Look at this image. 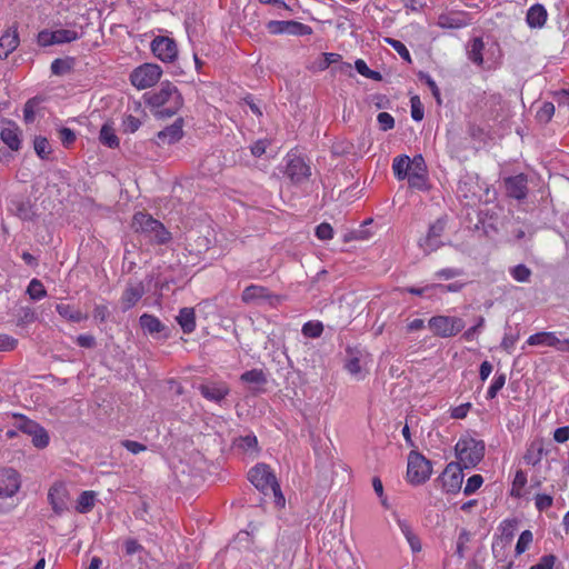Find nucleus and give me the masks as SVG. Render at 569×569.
<instances>
[{
  "instance_id": "1",
  "label": "nucleus",
  "mask_w": 569,
  "mask_h": 569,
  "mask_svg": "<svg viewBox=\"0 0 569 569\" xmlns=\"http://www.w3.org/2000/svg\"><path fill=\"white\" fill-rule=\"evenodd\" d=\"M143 98L148 106L158 109L156 116L159 118L172 117L183 104L182 96L169 81L162 82L159 90L144 93Z\"/></svg>"
},
{
  "instance_id": "2",
  "label": "nucleus",
  "mask_w": 569,
  "mask_h": 569,
  "mask_svg": "<svg viewBox=\"0 0 569 569\" xmlns=\"http://www.w3.org/2000/svg\"><path fill=\"white\" fill-rule=\"evenodd\" d=\"M131 229L150 244L162 246L169 243L172 239L171 232L167 230L161 221L143 211L133 214Z\"/></svg>"
},
{
  "instance_id": "3",
  "label": "nucleus",
  "mask_w": 569,
  "mask_h": 569,
  "mask_svg": "<svg viewBox=\"0 0 569 569\" xmlns=\"http://www.w3.org/2000/svg\"><path fill=\"white\" fill-rule=\"evenodd\" d=\"M248 479L263 495H267L269 491H271L278 506H284V497L281 493L280 486L274 473L271 471L268 465L259 463L251 468L248 475Z\"/></svg>"
},
{
  "instance_id": "4",
  "label": "nucleus",
  "mask_w": 569,
  "mask_h": 569,
  "mask_svg": "<svg viewBox=\"0 0 569 569\" xmlns=\"http://www.w3.org/2000/svg\"><path fill=\"white\" fill-rule=\"evenodd\" d=\"M486 446L482 440L472 437L460 438L455 446V452L462 468L476 467L485 457Z\"/></svg>"
},
{
  "instance_id": "5",
  "label": "nucleus",
  "mask_w": 569,
  "mask_h": 569,
  "mask_svg": "<svg viewBox=\"0 0 569 569\" xmlns=\"http://www.w3.org/2000/svg\"><path fill=\"white\" fill-rule=\"evenodd\" d=\"M432 465L420 452L412 450L408 456L407 479L413 486L425 483L431 476Z\"/></svg>"
},
{
  "instance_id": "6",
  "label": "nucleus",
  "mask_w": 569,
  "mask_h": 569,
  "mask_svg": "<svg viewBox=\"0 0 569 569\" xmlns=\"http://www.w3.org/2000/svg\"><path fill=\"white\" fill-rule=\"evenodd\" d=\"M428 327L436 337L451 338L466 327L463 319L451 316H433L428 321Z\"/></svg>"
},
{
  "instance_id": "7",
  "label": "nucleus",
  "mask_w": 569,
  "mask_h": 569,
  "mask_svg": "<svg viewBox=\"0 0 569 569\" xmlns=\"http://www.w3.org/2000/svg\"><path fill=\"white\" fill-rule=\"evenodd\" d=\"M161 74L162 70L158 64L144 63L133 69L130 74V81L136 88L146 89L156 84Z\"/></svg>"
},
{
  "instance_id": "8",
  "label": "nucleus",
  "mask_w": 569,
  "mask_h": 569,
  "mask_svg": "<svg viewBox=\"0 0 569 569\" xmlns=\"http://www.w3.org/2000/svg\"><path fill=\"white\" fill-rule=\"evenodd\" d=\"M460 463L449 462L437 479L446 493H458L463 481V472Z\"/></svg>"
},
{
  "instance_id": "9",
  "label": "nucleus",
  "mask_w": 569,
  "mask_h": 569,
  "mask_svg": "<svg viewBox=\"0 0 569 569\" xmlns=\"http://www.w3.org/2000/svg\"><path fill=\"white\" fill-rule=\"evenodd\" d=\"M267 29L271 34L309 36L312 33L310 26L293 20H271L267 23Z\"/></svg>"
},
{
  "instance_id": "10",
  "label": "nucleus",
  "mask_w": 569,
  "mask_h": 569,
  "mask_svg": "<svg viewBox=\"0 0 569 569\" xmlns=\"http://www.w3.org/2000/svg\"><path fill=\"white\" fill-rule=\"evenodd\" d=\"M151 51L163 62H173L178 57V47L176 41L164 36H158L152 40Z\"/></svg>"
},
{
  "instance_id": "11",
  "label": "nucleus",
  "mask_w": 569,
  "mask_h": 569,
  "mask_svg": "<svg viewBox=\"0 0 569 569\" xmlns=\"http://www.w3.org/2000/svg\"><path fill=\"white\" fill-rule=\"evenodd\" d=\"M284 174L292 183L299 184L309 179L311 170L301 157L293 156L287 161Z\"/></svg>"
},
{
  "instance_id": "12",
  "label": "nucleus",
  "mask_w": 569,
  "mask_h": 569,
  "mask_svg": "<svg viewBox=\"0 0 569 569\" xmlns=\"http://www.w3.org/2000/svg\"><path fill=\"white\" fill-rule=\"evenodd\" d=\"M241 300L244 303H252L261 300H267L271 306H276L281 301V297L272 295L266 287L250 284L242 291Z\"/></svg>"
},
{
  "instance_id": "13",
  "label": "nucleus",
  "mask_w": 569,
  "mask_h": 569,
  "mask_svg": "<svg viewBox=\"0 0 569 569\" xmlns=\"http://www.w3.org/2000/svg\"><path fill=\"white\" fill-rule=\"evenodd\" d=\"M506 193L516 200H525L528 196V178L525 173L508 177L503 180Z\"/></svg>"
},
{
  "instance_id": "14",
  "label": "nucleus",
  "mask_w": 569,
  "mask_h": 569,
  "mask_svg": "<svg viewBox=\"0 0 569 569\" xmlns=\"http://www.w3.org/2000/svg\"><path fill=\"white\" fill-rule=\"evenodd\" d=\"M144 293L146 288L142 281H130L120 299L122 311H128L133 308Z\"/></svg>"
},
{
  "instance_id": "15",
  "label": "nucleus",
  "mask_w": 569,
  "mask_h": 569,
  "mask_svg": "<svg viewBox=\"0 0 569 569\" xmlns=\"http://www.w3.org/2000/svg\"><path fill=\"white\" fill-rule=\"evenodd\" d=\"M21 131L12 120H3L0 128V139L11 150L18 151L21 147Z\"/></svg>"
},
{
  "instance_id": "16",
  "label": "nucleus",
  "mask_w": 569,
  "mask_h": 569,
  "mask_svg": "<svg viewBox=\"0 0 569 569\" xmlns=\"http://www.w3.org/2000/svg\"><path fill=\"white\" fill-rule=\"evenodd\" d=\"M199 392L209 401L220 402L230 392V388L226 382H207L198 387Z\"/></svg>"
},
{
  "instance_id": "17",
  "label": "nucleus",
  "mask_w": 569,
  "mask_h": 569,
  "mask_svg": "<svg viewBox=\"0 0 569 569\" xmlns=\"http://www.w3.org/2000/svg\"><path fill=\"white\" fill-rule=\"evenodd\" d=\"M182 127L183 119H176V121L171 126L166 127L163 130L157 133L156 143L158 146H163L178 142L183 137Z\"/></svg>"
},
{
  "instance_id": "18",
  "label": "nucleus",
  "mask_w": 569,
  "mask_h": 569,
  "mask_svg": "<svg viewBox=\"0 0 569 569\" xmlns=\"http://www.w3.org/2000/svg\"><path fill=\"white\" fill-rule=\"evenodd\" d=\"M9 211L23 221H31L36 217L33 204L23 197H16L10 200Z\"/></svg>"
},
{
  "instance_id": "19",
  "label": "nucleus",
  "mask_w": 569,
  "mask_h": 569,
  "mask_svg": "<svg viewBox=\"0 0 569 569\" xmlns=\"http://www.w3.org/2000/svg\"><path fill=\"white\" fill-rule=\"evenodd\" d=\"M19 42V34L16 29L6 31L0 38V58L7 59L17 49Z\"/></svg>"
},
{
  "instance_id": "20",
  "label": "nucleus",
  "mask_w": 569,
  "mask_h": 569,
  "mask_svg": "<svg viewBox=\"0 0 569 569\" xmlns=\"http://www.w3.org/2000/svg\"><path fill=\"white\" fill-rule=\"evenodd\" d=\"M547 17L548 13L546 8L542 4L537 3L528 9L526 22L530 28H542L547 21Z\"/></svg>"
},
{
  "instance_id": "21",
  "label": "nucleus",
  "mask_w": 569,
  "mask_h": 569,
  "mask_svg": "<svg viewBox=\"0 0 569 569\" xmlns=\"http://www.w3.org/2000/svg\"><path fill=\"white\" fill-rule=\"evenodd\" d=\"M48 500L57 515L67 509L66 490L61 486H52L49 489Z\"/></svg>"
},
{
  "instance_id": "22",
  "label": "nucleus",
  "mask_w": 569,
  "mask_h": 569,
  "mask_svg": "<svg viewBox=\"0 0 569 569\" xmlns=\"http://www.w3.org/2000/svg\"><path fill=\"white\" fill-rule=\"evenodd\" d=\"M0 485L8 488L10 493H17L20 489L19 472L13 468H1Z\"/></svg>"
},
{
  "instance_id": "23",
  "label": "nucleus",
  "mask_w": 569,
  "mask_h": 569,
  "mask_svg": "<svg viewBox=\"0 0 569 569\" xmlns=\"http://www.w3.org/2000/svg\"><path fill=\"white\" fill-rule=\"evenodd\" d=\"M543 455H545L543 440L535 439L529 443L527 451L523 456V459L527 465L537 466L541 461Z\"/></svg>"
},
{
  "instance_id": "24",
  "label": "nucleus",
  "mask_w": 569,
  "mask_h": 569,
  "mask_svg": "<svg viewBox=\"0 0 569 569\" xmlns=\"http://www.w3.org/2000/svg\"><path fill=\"white\" fill-rule=\"evenodd\" d=\"M177 322L181 327L183 333H192L196 329V312L193 308H182L177 316Z\"/></svg>"
},
{
  "instance_id": "25",
  "label": "nucleus",
  "mask_w": 569,
  "mask_h": 569,
  "mask_svg": "<svg viewBox=\"0 0 569 569\" xmlns=\"http://www.w3.org/2000/svg\"><path fill=\"white\" fill-rule=\"evenodd\" d=\"M140 327L149 335L160 333L166 329V326L153 315L143 313L139 318Z\"/></svg>"
},
{
  "instance_id": "26",
  "label": "nucleus",
  "mask_w": 569,
  "mask_h": 569,
  "mask_svg": "<svg viewBox=\"0 0 569 569\" xmlns=\"http://www.w3.org/2000/svg\"><path fill=\"white\" fill-rule=\"evenodd\" d=\"M57 312L70 322H81L88 319V315L70 305L59 303L56 306Z\"/></svg>"
},
{
  "instance_id": "27",
  "label": "nucleus",
  "mask_w": 569,
  "mask_h": 569,
  "mask_svg": "<svg viewBox=\"0 0 569 569\" xmlns=\"http://www.w3.org/2000/svg\"><path fill=\"white\" fill-rule=\"evenodd\" d=\"M99 140L103 146L111 149H116L120 144L119 138L116 134V130L109 122L103 123L101 127Z\"/></svg>"
},
{
  "instance_id": "28",
  "label": "nucleus",
  "mask_w": 569,
  "mask_h": 569,
  "mask_svg": "<svg viewBox=\"0 0 569 569\" xmlns=\"http://www.w3.org/2000/svg\"><path fill=\"white\" fill-rule=\"evenodd\" d=\"M556 342H557L556 332H551V331L537 332L535 335H531L527 340V345H529V346H547V347H553V348H555Z\"/></svg>"
},
{
  "instance_id": "29",
  "label": "nucleus",
  "mask_w": 569,
  "mask_h": 569,
  "mask_svg": "<svg viewBox=\"0 0 569 569\" xmlns=\"http://www.w3.org/2000/svg\"><path fill=\"white\" fill-rule=\"evenodd\" d=\"M410 158L406 154L398 156L393 159L392 170L398 180H403L410 173Z\"/></svg>"
},
{
  "instance_id": "30",
  "label": "nucleus",
  "mask_w": 569,
  "mask_h": 569,
  "mask_svg": "<svg viewBox=\"0 0 569 569\" xmlns=\"http://www.w3.org/2000/svg\"><path fill=\"white\" fill-rule=\"evenodd\" d=\"M234 447L244 453H257L259 451L258 439L252 433L236 439Z\"/></svg>"
},
{
  "instance_id": "31",
  "label": "nucleus",
  "mask_w": 569,
  "mask_h": 569,
  "mask_svg": "<svg viewBox=\"0 0 569 569\" xmlns=\"http://www.w3.org/2000/svg\"><path fill=\"white\" fill-rule=\"evenodd\" d=\"M483 41L481 38H475L468 46V58L477 66H482L483 57Z\"/></svg>"
},
{
  "instance_id": "32",
  "label": "nucleus",
  "mask_w": 569,
  "mask_h": 569,
  "mask_svg": "<svg viewBox=\"0 0 569 569\" xmlns=\"http://www.w3.org/2000/svg\"><path fill=\"white\" fill-rule=\"evenodd\" d=\"M16 419V427L21 432L31 436L32 433L37 432L38 429H40L42 426H40L38 422L28 419L23 415H14Z\"/></svg>"
},
{
  "instance_id": "33",
  "label": "nucleus",
  "mask_w": 569,
  "mask_h": 569,
  "mask_svg": "<svg viewBox=\"0 0 569 569\" xmlns=\"http://www.w3.org/2000/svg\"><path fill=\"white\" fill-rule=\"evenodd\" d=\"M240 380L249 385L263 386L267 383V376L261 369H251L243 372Z\"/></svg>"
},
{
  "instance_id": "34",
  "label": "nucleus",
  "mask_w": 569,
  "mask_h": 569,
  "mask_svg": "<svg viewBox=\"0 0 569 569\" xmlns=\"http://www.w3.org/2000/svg\"><path fill=\"white\" fill-rule=\"evenodd\" d=\"M94 498L93 491H83L78 498L77 511L80 513L89 512L94 506Z\"/></svg>"
},
{
  "instance_id": "35",
  "label": "nucleus",
  "mask_w": 569,
  "mask_h": 569,
  "mask_svg": "<svg viewBox=\"0 0 569 569\" xmlns=\"http://www.w3.org/2000/svg\"><path fill=\"white\" fill-rule=\"evenodd\" d=\"M73 67V59L72 58H66V59H56L51 63V72L54 76H63L66 73H69L72 70Z\"/></svg>"
},
{
  "instance_id": "36",
  "label": "nucleus",
  "mask_w": 569,
  "mask_h": 569,
  "mask_svg": "<svg viewBox=\"0 0 569 569\" xmlns=\"http://www.w3.org/2000/svg\"><path fill=\"white\" fill-rule=\"evenodd\" d=\"M408 183L410 188H415L418 190H427L428 189V177L427 173L423 172H410L408 176Z\"/></svg>"
},
{
  "instance_id": "37",
  "label": "nucleus",
  "mask_w": 569,
  "mask_h": 569,
  "mask_svg": "<svg viewBox=\"0 0 569 569\" xmlns=\"http://www.w3.org/2000/svg\"><path fill=\"white\" fill-rule=\"evenodd\" d=\"M27 293L32 300H41L47 296V290L40 280L32 279L28 286Z\"/></svg>"
},
{
  "instance_id": "38",
  "label": "nucleus",
  "mask_w": 569,
  "mask_h": 569,
  "mask_svg": "<svg viewBox=\"0 0 569 569\" xmlns=\"http://www.w3.org/2000/svg\"><path fill=\"white\" fill-rule=\"evenodd\" d=\"M301 332L307 338H319L323 332V325L320 321H308L302 326Z\"/></svg>"
},
{
  "instance_id": "39",
  "label": "nucleus",
  "mask_w": 569,
  "mask_h": 569,
  "mask_svg": "<svg viewBox=\"0 0 569 569\" xmlns=\"http://www.w3.org/2000/svg\"><path fill=\"white\" fill-rule=\"evenodd\" d=\"M471 540V533L467 529H461L457 539L456 555L460 558H465L467 546Z\"/></svg>"
},
{
  "instance_id": "40",
  "label": "nucleus",
  "mask_w": 569,
  "mask_h": 569,
  "mask_svg": "<svg viewBox=\"0 0 569 569\" xmlns=\"http://www.w3.org/2000/svg\"><path fill=\"white\" fill-rule=\"evenodd\" d=\"M53 33H54L53 37L56 39V44L69 43L79 38L78 32L74 30H70V29H58V30H54Z\"/></svg>"
},
{
  "instance_id": "41",
  "label": "nucleus",
  "mask_w": 569,
  "mask_h": 569,
  "mask_svg": "<svg viewBox=\"0 0 569 569\" xmlns=\"http://www.w3.org/2000/svg\"><path fill=\"white\" fill-rule=\"evenodd\" d=\"M37 319L36 312L30 307H22L17 315V326H26L34 322Z\"/></svg>"
},
{
  "instance_id": "42",
  "label": "nucleus",
  "mask_w": 569,
  "mask_h": 569,
  "mask_svg": "<svg viewBox=\"0 0 569 569\" xmlns=\"http://www.w3.org/2000/svg\"><path fill=\"white\" fill-rule=\"evenodd\" d=\"M33 147H34L36 153L41 159H48L49 158V154L51 153V148H50V144H49V141L47 140V138H44V137H36L34 141H33Z\"/></svg>"
},
{
  "instance_id": "43",
  "label": "nucleus",
  "mask_w": 569,
  "mask_h": 569,
  "mask_svg": "<svg viewBox=\"0 0 569 569\" xmlns=\"http://www.w3.org/2000/svg\"><path fill=\"white\" fill-rule=\"evenodd\" d=\"M506 383V375L503 372L496 373L495 378L492 380V383L490 385L488 391H487V399H493L498 395V392L503 388Z\"/></svg>"
},
{
  "instance_id": "44",
  "label": "nucleus",
  "mask_w": 569,
  "mask_h": 569,
  "mask_svg": "<svg viewBox=\"0 0 569 569\" xmlns=\"http://www.w3.org/2000/svg\"><path fill=\"white\" fill-rule=\"evenodd\" d=\"M555 114V106L552 102L546 101L537 111V120L541 123H548Z\"/></svg>"
},
{
  "instance_id": "45",
  "label": "nucleus",
  "mask_w": 569,
  "mask_h": 569,
  "mask_svg": "<svg viewBox=\"0 0 569 569\" xmlns=\"http://www.w3.org/2000/svg\"><path fill=\"white\" fill-rule=\"evenodd\" d=\"M533 540V535L530 530H525L520 533V537L516 545V555L519 556L523 553Z\"/></svg>"
},
{
  "instance_id": "46",
  "label": "nucleus",
  "mask_w": 569,
  "mask_h": 569,
  "mask_svg": "<svg viewBox=\"0 0 569 569\" xmlns=\"http://www.w3.org/2000/svg\"><path fill=\"white\" fill-rule=\"evenodd\" d=\"M341 60V56L339 53L328 52L322 53L318 61V69L323 71L328 69L331 64L338 63Z\"/></svg>"
},
{
  "instance_id": "47",
  "label": "nucleus",
  "mask_w": 569,
  "mask_h": 569,
  "mask_svg": "<svg viewBox=\"0 0 569 569\" xmlns=\"http://www.w3.org/2000/svg\"><path fill=\"white\" fill-rule=\"evenodd\" d=\"M512 278L519 282H527L530 279L531 270L525 264H518L510 271Z\"/></svg>"
},
{
  "instance_id": "48",
  "label": "nucleus",
  "mask_w": 569,
  "mask_h": 569,
  "mask_svg": "<svg viewBox=\"0 0 569 569\" xmlns=\"http://www.w3.org/2000/svg\"><path fill=\"white\" fill-rule=\"evenodd\" d=\"M483 483V478L481 475H473L468 478L467 483L463 488V493L466 496H470L475 493Z\"/></svg>"
},
{
  "instance_id": "49",
  "label": "nucleus",
  "mask_w": 569,
  "mask_h": 569,
  "mask_svg": "<svg viewBox=\"0 0 569 569\" xmlns=\"http://www.w3.org/2000/svg\"><path fill=\"white\" fill-rule=\"evenodd\" d=\"M386 42L389 43L403 60H406L409 63L411 62L410 52L401 41L392 38H386Z\"/></svg>"
},
{
  "instance_id": "50",
  "label": "nucleus",
  "mask_w": 569,
  "mask_h": 569,
  "mask_svg": "<svg viewBox=\"0 0 569 569\" xmlns=\"http://www.w3.org/2000/svg\"><path fill=\"white\" fill-rule=\"evenodd\" d=\"M31 437L33 446L39 449H43L49 445V435L43 427L38 429L37 432L32 433Z\"/></svg>"
},
{
  "instance_id": "51",
  "label": "nucleus",
  "mask_w": 569,
  "mask_h": 569,
  "mask_svg": "<svg viewBox=\"0 0 569 569\" xmlns=\"http://www.w3.org/2000/svg\"><path fill=\"white\" fill-rule=\"evenodd\" d=\"M419 79L425 81V83L431 90L432 96L435 97L437 103L441 104L440 90H439L437 83L435 82V80L428 73H425V72H419Z\"/></svg>"
},
{
  "instance_id": "52",
  "label": "nucleus",
  "mask_w": 569,
  "mask_h": 569,
  "mask_svg": "<svg viewBox=\"0 0 569 569\" xmlns=\"http://www.w3.org/2000/svg\"><path fill=\"white\" fill-rule=\"evenodd\" d=\"M411 103V117L415 121H421L423 119V107L418 96H413L410 99Z\"/></svg>"
},
{
  "instance_id": "53",
  "label": "nucleus",
  "mask_w": 569,
  "mask_h": 569,
  "mask_svg": "<svg viewBox=\"0 0 569 569\" xmlns=\"http://www.w3.org/2000/svg\"><path fill=\"white\" fill-rule=\"evenodd\" d=\"M438 24L441 28H460L463 26V22L459 18H453L448 14H440L438 18Z\"/></svg>"
},
{
  "instance_id": "54",
  "label": "nucleus",
  "mask_w": 569,
  "mask_h": 569,
  "mask_svg": "<svg viewBox=\"0 0 569 569\" xmlns=\"http://www.w3.org/2000/svg\"><path fill=\"white\" fill-rule=\"evenodd\" d=\"M140 126L141 121L132 114H128L122 121L123 131L128 133L136 132Z\"/></svg>"
},
{
  "instance_id": "55",
  "label": "nucleus",
  "mask_w": 569,
  "mask_h": 569,
  "mask_svg": "<svg viewBox=\"0 0 569 569\" xmlns=\"http://www.w3.org/2000/svg\"><path fill=\"white\" fill-rule=\"evenodd\" d=\"M379 127L382 131L391 130L395 127V119L388 112H380L377 116Z\"/></svg>"
},
{
  "instance_id": "56",
  "label": "nucleus",
  "mask_w": 569,
  "mask_h": 569,
  "mask_svg": "<svg viewBox=\"0 0 569 569\" xmlns=\"http://www.w3.org/2000/svg\"><path fill=\"white\" fill-rule=\"evenodd\" d=\"M18 340L9 335H0V352L12 351L17 348Z\"/></svg>"
},
{
  "instance_id": "57",
  "label": "nucleus",
  "mask_w": 569,
  "mask_h": 569,
  "mask_svg": "<svg viewBox=\"0 0 569 569\" xmlns=\"http://www.w3.org/2000/svg\"><path fill=\"white\" fill-rule=\"evenodd\" d=\"M483 326H485V318L482 316H480L477 319V323L475 326L470 327L469 329H467L462 333V339H465L466 341L473 340L475 336L482 329Z\"/></svg>"
},
{
  "instance_id": "58",
  "label": "nucleus",
  "mask_w": 569,
  "mask_h": 569,
  "mask_svg": "<svg viewBox=\"0 0 569 569\" xmlns=\"http://www.w3.org/2000/svg\"><path fill=\"white\" fill-rule=\"evenodd\" d=\"M316 236L323 241L330 240L333 237V229L329 223L322 222L316 228Z\"/></svg>"
},
{
  "instance_id": "59",
  "label": "nucleus",
  "mask_w": 569,
  "mask_h": 569,
  "mask_svg": "<svg viewBox=\"0 0 569 569\" xmlns=\"http://www.w3.org/2000/svg\"><path fill=\"white\" fill-rule=\"evenodd\" d=\"M556 560L557 557L555 555H545L538 563L532 565L529 569H552Z\"/></svg>"
},
{
  "instance_id": "60",
  "label": "nucleus",
  "mask_w": 569,
  "mask_h": 569,
  "mask_svg": "<svg viewBox=\"0 0 569 569\" xmlns=\"http://www.w3.org/2000/svg\"><path fill=\"white\" fill-rule=\"evenodd\" d=\"M121 446L133 455H138L147 450V446L129 439L121 440Z\"/></svg>"
},
{
  "instance_id": "61",
  "label": "nucleus",
  "mask_w": 569,
  "mask_h": 569,
  "mask_svg": "<svg viewBox=\"0 0 569 569\" xmlns=\"http://www.w3.org/2000/svg\"><path fill=\"white\" fill-rule=\"evenodd\" d=\"M553 499L549 495H537L535 498L536 508L539 511H545L552 506Z\"/></svg>"
},
{
  "instance_id": "62",
  "label": "nucleus",
  "mask_w": 569,
  "mask_h": 569,
  "mask_svg": "<svg viewBox=\"0 0 569 569\" xmlns=\"http://www.w3.org/2000/svg\"><path fill=\"white\" fill-rule=\"evenodd\" d=\"M461 274H463V270L457 269V268H443L436 272L437 278L446 279V280L459 277Z\"/></svg>"
},
{
  "instance_id": "63",
  "label": "nucleus",
  "mask_w": 569,
  "mask_h": 569,
  "mask_svg": "<svg viewBox=\"0 0 569 569\" xmlns=\"http://www.w3.org/2000/svg\"><path fill=\"white\" fill-rule=\"evenodd\" d=\"M53 31L42 30L38 33V43L41 47L56 44Z\"/></svg>"
},
{
  "instance_id": "64",
  "label": "nucleus",
  "mask_w": 569,
  "mask_h": 569,
  "mask_svg": "<svg viewBox=\"0 0 569 569\" xmlns=\"http://www.w3.org/2000/svg\"><path fill=\"white\" fill-rule=\"evenodd\" d=\"M411 163V169H410V172H423L426 173L427 172V166H426V162H425V159L421 154H417L412 159H410Z\"/></svg>"
}]
</instances>
